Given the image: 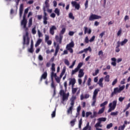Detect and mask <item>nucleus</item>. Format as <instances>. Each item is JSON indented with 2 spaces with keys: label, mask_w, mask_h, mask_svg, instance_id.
<instances>
[{
  "label": "nucleus",
  "mask_w": 130,
  "mask_h": 130,
  "mask_svg": "<svg viewBox=\"0 0 130 130\" xmlns=\"http://www.w3.org/2000/svg\"><path fill=\"white\" fill-rule=\"evenodd\" d=\"M83 66V63L82 62H80L78 65L77 66V68L78 69V70H80V69H81V68H82Z\"/></svg>",
  "instance_id": "45"
},
{
  "label": "nucleus",
  "mask_w": 130,
  "mask_h": 130,
  "mask_svg": "<svg viewBox=\"0 0 130 130\" xmlns=\"http://www.w3.org/2000/svg\"><path fill=\"white\" fill-rule=\"evenodd\" d=\"M51 70L52 72H55V64L54 63H52Z\"/></svg>",
  "instance_id": "36"
},
{
  "label": "nucleus",
  "mask_w": 130,
  "mask_h": 130,
  "mask_svg": "<svg viewBox=\"0 0 130 130\" xmlns=\"http://www.w3.org/2000/svg\"><path fill=\"white\" fill-rule=\"evenodd\" d=\"M38 34L39 38L42 37V36H43V35H42V33H41L39 30H38Z\"/></svg>",
  "instance_id": "51"
},
{
  "label": "nucleus",
  "mask_w": 130,
  "mask_h": 130,
  "mask_svg": "<svg viewBox=\"0 0 130 130\" xmlns=\"http://www.w3.org/2000/svg\"><path fill=\"white\" fill-rule=\"evenodd\" d=\"M117 104V101H114L112 103H110L109 104V109L108 111V113L109 112H111V111H113L115 108H116V105Z\"/></svg>",
  "instance_id": "3"
},
{
  "label": "nucleus",
  "mask_w": 130,
  "mask_h": 130,
  "mask_svg": "<svg viewBox=\"0 0 130 130\" xmlns=\"http://www.w3.org/2000/svg\"><path fill=\"white\" fill-rule=\"evenodd\" d=\"M24 10V5L23 4H21L19 8V11H23Z\"/></svg>",
  "instance_id": "57"
},
{
  "label": "nucleus",
  "mask_w": 130,
  "mask_h": 130,
  "mask_svg": "<svg viewBox=\"0 0 130 130\" xmlns=\"http://www.w3.org/2000/svg\"><path fill=\"white\" fill-rule=\"evenodd\" d=\"M69 17L70 19H72V20H74L75 19V16H74L72 12H70L69 14Z\"/></svg>",
  "instance_id": "37"
},
{
  "label": "nucleus",
  "mask_w": 130,
  "mask_h": 130,
  "mask_svg": "<svg viewBox=\"0 0 130 130\" xmlns=\"http://www.w3.org/2000/svg\"><path fill=\"white\" fill-rule=\"evenodd\" d=\"M92 100H93V102L91 104V106L92 107H94L95 106V104H96V102L97 101V99L96 98H92Z\"/></svg>",
  "instance_id": "34"
},
{
  "label": "nucleus",
  "mask_w": 130,
  "mask_h": 130,
  "mask_svg": "<svg viewBox=\"0 0 130 130\" xmlns=\"http://www.w3.org/2000/svg\"><path fill=\"white\" fill-rule=\"evenodd\" d=\"M81 109H82L81 106H79L77 109L76 117L78 115H80V111H81Z\"/></svg>",
  "instance_id": "24"
},
{
  "label": "nucleus",
  "mask_w": 130,
  "mask_h": 130,
  "mask_svg": "<svg viewBox=\"0 0 130 130\" xmlns=\"http://www.w3.org/2000/svg\"><path fill=\"white\" fill-rule=\"evenodd\" d=\"M121 92L119 90V88L118 87H115L114 88V91L111 94V97H113L114 95H117L118 93Z\"/></svg>",
  "instance_id": "8"
},
{
  "label": "nucleus",
  "mask_w": 130,
  "mask_h": 130,
  "mask_svg": "<svg viewBox=\"0 0 130 130\" xmlns=\"http://www.w3.org/2000/svg\"><path fill=\"white\" fill-rule=\"evenodd\" d=\"M94 127H95L96 130H102V128H99V127H102V124H101V122L99 121L98 122H97L95 124Z\"/></svg>",
  "instance_id": "12"
},
{
  "label": "nucleus",
  "mask_w": 130,
  "mask_h": 130,
  "mask_svg": "<svg viewBox=\"0 0 130 130\" xmlns=\"http://www.w3.org/2000/svg\"><path fill=\"white\" fill-rule=\"evenodd\" d=\"M74 46H75V43H74V42L72 41L67 45L66 49H67L70 53H73V52H74V50L73 49Z\"/></svg>",
  "instance_id": "5"
},
{
  "label": "nucleus",
  "mask_w": 130,
  "mask_h": 130,
  "mask_svg": "<svg viewBox=\"0 0 130 130\" xmlns=\"http://www.w3.org/2000/svg\"><path fill=\"white\" fill-rule=\"evenodd\" d=\"M104 110H105V107H104L99 110L98 114H102L104 112Z\"/></svg>",
  "instance_id": "27"
},
{
  "label": "nucleus",
  "mask_w": 130,
  "mask_h": 130,
  "mask_svg": "<svg viewBox=\"0 0 130 130\" xmlns=\"http://www.w3.org/2000/svg\"><path fill=\"white\" fill-rule=\"evenodd\" d=\"M28 12H29V9L26 8V9H25L24 13L23 16V19L21 20V23H23V24L27 23V19H26V15L28 14Z\"/></svg>",
  "instance_id": "7"
},
{
  "label": "nucleus",
  "mask_w": 130,
  "mask_h": 130,
  "mask_svg": "<svg viewBox=\"0 0 130 130\" xmlns=\"http://www.w3.org/2000/svg\"><path fill=\"white\" fill-rule=\"evenodd\" d=\"M122 30H121V28H120L117 32V36H120L121 34V32H122Z\"/></svg>",
  "instance_id": "56"
},
{
  "label": "nucleus",
  "mask_w": 130,
  "mask_h": 130,
  "mask_svg": "<svg viewBox=\"0 0 130 130\" xmlns=\"http://www.w3.org/2000/svg\"><path fill=\"white\" fill-rule=\"evenodd\" d=\"M108 104V101H105L104 103H103L102 104H101L100 105L101 107H105V105H107V104Z\"/></svg>",
  "instance_id": "40"
},
{
  "label": "nucleus",
  "mask_w": 130,
  "mask_h": 130,
  "mask_svg": "<svg viewBox=\"0 0 130 130\" xmlns=\"http://www.w3.org/2000/svg\"><path fill=\"white\" fill-rule=\"evenodd\" d=\"M55 112H56V108L55 109L54 111L51 114L52 117H55Z\"/></svg>",
  "instance_id": "48"
},
{
  "label": "nucleus",
  "mask_w": 130,
  "mask_h": 130,
  "mask_svg": "<svg viewBox=\"0 0 130 130\" xmlns=\"http://www.w3.org/2000/svg\"><path fill=\"white\" fill-rule=\"evenodd\" d=\"M56 26L53 25L50 28V34L51 35H54V30H57Z\"/></svg>",
  "instance_id": "10"
},
{
  "label": "nucleus",
  "mask_w": 130,
  "mask_h": 130,
  "mask_svg": "<svg viewBox=\"0 0 130 130\" xmlns=\"http://www.w3.org/2000/svg\"><path fill=\"white\" fill-rule=\"evenodd\" d=\"M91 130V126H90V123L89 122H88L87 124H86V125L85 127H84L82 130Z\"/></svg>",
  "instance_id": "22"
},
{
  "label": "nucleus",
  "mask_w": 130,
  "mask_h": 130,
  "mask_svg": "<svg viewBox=\"0 0 130 130\" xmlns=\"http://www.w3.org/2000/svg\"><path fill=\"white\" fill-rule=\"evenodd\" d=\"M85 73H84V70L83 69H80L78 74L79 78H83L84 77Z\"/></svg>",
  "instance_id": "18"
},
{
  "label": "nucleus",
  "mask_w": 130,
  "mask_h": 130,
  "mask_svg": "<svg viewBox=\"0 0 130 130\" xmlns=\"http://www.w3.org/2000/svg\"><path fill=\"white\" fill-rule=\"evenodd\" d=\"M124 88H125V86H124V85H122V86L120 87L119 88V90L120 92H121V91H122V90H123L124 89Z\"/></svg>",
  "instance_id": "55"
},
{
  "label": "nucleus",
  "mask_w": 130,
  "mask_h": 130,
  "mask_svg": "<svg viewBox=\"0 0 130 130\" xmlns=\"http://www.w3.org/2000/svg\"><path fill=\"white\" fill-rule=\"evenodd\" d=\"M21 26H23V29L25 31V35L23 36V45H29L30 43V38H29V29L27 27V23H21Z\"/></svg>",
  "instance_id": "1"
},
{
  "label": "nucleus",
  "mask_w": 130,
  "mask_h": 130,
  "mask_svg": "<svg viewBox=\"0 0 130 130\" xmlns=\"http://www.w3.org/2000/svg\"><path fill=\"white\" fill-rule=\"evenodd\" d=\"M47 78V72H45L42 75L41 78H40V82H42L43 80H45Z\"/></svg>",
  "instance_id": "13"
},
{
  "label": "nucleus",
  "mask_w": 130,
  "mask_h": 130,
  "mask_svg": "<svg viewBox=\"0 0 130 130\" xmlns=\"http://www.w3.org/2000/svg\"><path fill=\"white\" fill-rule=\"evenodd\" d=\"M125 126H126L124 124L120 125L118 127V130H124V128H125Z\"/></svg>",
  "instance_id": "38"
},
{
  "label": "nucleus",
  "mask_w": 130,
  "mask_h": 130,
  "mask_svg": "<svg viewBox=\"0 0 130 130\" xmlns=\"http://www.w3.org/2000/svg\"><path fill=\"white\" fill-rule=\"evenodd\" d=\"M60 96H62V101H66L69 99V96H70V93H67V94L64 92V90L61 89L59 92Z\"/></svg>",
  "instance_id": "4"
},
{
  "label": "nucleus",
  "mask_w": 130,
  "mask_h": 130,
  "mask_svg": "<svg viewBox=\"0 0 130 130\" xmlns=\"http://www.w3.org/2000/svg\"><path fill=\"white\" fill-rule=\"evenodd\" d=\"M58 51H59V45L57 44V46L55 47V53L54 54V56H56L57 55V53H58Z\"/></svg>",
  "instance_id": "20"
},
{
  "label": "nucleus",
  "mask_w": 130,
  "mask_h": 130,
  "mask_svg": "<svg viewBox=\"0 0 130 130\" xmlns=\"http://www.w3.org/2000/svg\"><path fill=\"white\" fill-rule=\"evenodd\" d=\"M28 52H30V53H32L33 51L34 50H33V48L30 47L29 49H28Z\"/></svg>",
  "instance_id": "63"
},
{
  "label": "nucleus",
  "mask_w": 130,
  "mask_h": 130,
  "mask_svg": "<svg viewBox=\"0 0 130 130\" xmlns=\"http://www.w3.org/2000/svg\"><path fill=\"white\" fill-rule=\"evenodd\" d=\"M32 21H33V18L31 17L29 18V21H28V27L30 28L31 26H32Z\"/></svg>",
  "instance_id": "28"
},
{
  "label": "nucleus",
  "mask_w": 130,
  "mask_h": 130,
  "mask_svg": "<svg viewBox=\"0 0 130 130\" xmlns=\"http://www.w3.org/2000/svg\"><path fill=\"white\" fill-rule=\"evenodd\" d=\"M112 126H113V124H112V123H110V124H109L107 125V128L108 129H109V128H111V127H112Z\"/></svg>",
  "instance_id": "44"
},
{
  "label": "nucleus",
  "mask_w": 130,
  "mask_h": 130,
  "mask_svg": "<svg viewBox=\"0 0 130 130\" xmlns=\"http://www.w3.org/2000/svg\"><path fill=\"white\" fill-rule=\"evenodd\" d=\"M39 60L42 61L43 60V57L41 55H39L38 57Z\"/></svg>",
  "instance_id": "54"
},
{
  "label": "nucleus",
  "mask_w": 130,
  "mask_h": 130,
  "mask_svg": "<svg viewBox=\"0 0 130 130\" xmlns=\"http://www.w3.org/2000/svg\"><path fill=\"white\" fill-rule=\"evenodd\" d=\"M71 4H72L73 7H75V9H76L77 10H79L80 9V4L77 3L76 2L72 1L71 2Z\"/></svg>",
  "instance_id": "11"
},
{
  "label": "nucleus",
  "mask_w": 130,
  "mask_h": 130,
  "mask_svg": "<svg viewBox=\"0 0 130 130\" xmlns=\"http://www.w3.org/2000/svg\"><path fill=\"white\" fill-rule=\"evenodd\" d=\"M77 91H78V88H74V87H72V94L73 95H75V94H76V93H77Z\"/></svg>",
  "instance_id": "29"
},
{
  "label": "nucleus",
  "mask_w": 130,
  "mask_h": 130,
  "mask_svg": "<svg viewBox=\"0 0 130 130\" xmlns=\"http://www.w3.org/2000/svg\"><path fill=\"white\" fill-rule=\"evenodd\" d=\"M64 63L66 66H70V61H69V60L67 59L64 60Z\"/></svg>",
  "instance_id": "53"
},
{
  "label": "nucleus",
  "mask_w": 130,
  "mask_h": 130,
  "mask_svg": "<svg viewBox=\"0 0 130 130\" xmlns=\"http://www.w3.org/2000/svg\"><path fill=\"white\" fill-rule=\"evenodd\" d=\"M111 60H112L111 64L113 66V67H116V58L113 57L111 58Z\"/></svg>",
  "instance_id": "19"
},
{
  "label": "nucleus",
  "mask_w": 130,
  "mask_h": 130,
  "mask_svg": "<svg viewBox=\"0 0 130 130\" xmlns=\"http://www.w3.org/2000/svg\"><path fill=\"white\" fill-rule=\"evenodd\" d=\"M45 42H47L49 40V36L45 35Z\"/></svg>",
  "instance_id": "58"
},
{
  "label": "nucleus",
  "mask_w": 130,
  "mask_h": 130,
  "mask_svg": "<svg viewBox=\"0 0 130 130\" xmlns=\"http://www.w3.org/2000/svg\"><path fill=\"white\" fill-rule=\"evenodd\" d=\"M78 72H79L78 69L77 68H75V70H72L71 75L73 76V75H75V74Z\"/></svg>",
  "instance_id": "41"
},
{
  "label": "nucleus",
  "mask_w": 130,
  "mask_h": 130,
  "mask_svg": "<svg viewBox=\"0 0 130 130\" xmlns=\"http://www.w3.org/2000/svg\"><path fill=\"white\" fill-rule=\"evenodd\" d=\"M54 77V78H56V77H57V76L56 75V73H54V72H52L51 73V78L52 81H53Z\"/></svg>",
  "instance_id": "25"
},
{
  "label": "nucleus",
  "mask_w": 130,
  "mask_h": 130,
  "mask_svg": "<svg viewBox=\"0 0 130 130\" xmlns=\"http://www.w3.org/2000/svg\"><path fill=\"white\" fill-rule=\"evenodd\" d=\"M55 79L57 83H60V78L59 77H55Z\"/></svg>",
  "instance_id": "64"
},
{
  "label": "nucleus",
  "mask_w": 130,
  "mask_h": 130,
  "mask_svg": "<svg viewBox=\"0 0 130 130\" xmlns=\"http://www.w3.org/2000/svg\"><path fill=\"white\" fill-rule=\"evenodd\" d=\"M31 33L34 35H35L36 34V26H35L33 27L31 29Z\"/></svg>",
  "instance_id": "42"
},
{
  "label": "nucleus",
  "mask_w": 130,
  "mask_h": 130,
  "mask_svg": "<svg viewBox=\"0 0 130 130\" xmlns=\"http://www.w3.org/2000/svg\"><path fill=\"white\" fill-rule=\"evenodd\" d=\"M66 67H63L62 70V72L60 75V76L59 77V78L60 79H61V78H62V76L64 75L65 73H66Z\"/></svg>",
  "instance_id": "23"
},
{
  "label": "nucleus",
  "mask_w": 130,
  "mask_h": 130,
  "mask_svg": "<svg viewBox=\"0 0 130 130\" xmlns=\"http://www.w3.org/2000/svg\"><path fill=\"white\" fill-rule=\"evenodd\" d=\"M98 121L100 122H102V121H106V118L105 117H102L98 119Z\"/></svg>",
  "instance_id": "31"
},
{
  "label": "nucleus",
  "mask_w": 130,
  "mask_h": 130,
  "mask_svg": "<svg viewBox=\"0 0 130 130\" xmlns=\"http://www.w3.org/2000/svg\"><path fill=\"white\" fill-rule=\"evenodd\" d=\"M82 124H83V121L82 120V118H81L79 122V128H82Z\"/></svg>",
  "instance_id": "43"
},
{
  "label": "nucleus",
  "mask_w": 130,
  "mask_h": 130,
  "mask_svg": "<svg viewBox=\"0 0 130 130\" xmlns=\"http://www.w3.org/2000/svg\"><path fill=\"white\" fill-rule=\"evenodd\" d=\"M49 0H46L45 2V5L43 6V12L44 15L43 16V23L44 25H47V20H48V15L47 13H46V10H48L49 9Z\"/></svg>",
  "instance_id": "2"
},
{
  "label": "nucleus",
  "mask_w": 130,
  "mask_h": 130,
  "mask_svg": "<svg viewBox=\"0 0 130 130\" xmlns=\"http://www.w3.org/2000/svg\"><path fill=\"white\" fill-rule=\"evenodd\" d=\"M76 121H77V119H76V118H75L73 120H72V121H71L70 124H71V126H74V125H75V123Z\"/></svg>",
  "instance_id": "32"
},
{
  "label": "nucleus",
  "mask_w": 130,
  "mask_h": 130,
  "mask_svg": "<svg viewBox=\"0 0 130 130\" xmlns=\"http://www.w3.org/2000/svg\"><path fill=\"white\" fill-rule=\"evenodd\" d=\"M66 32V27L63 28L60 32L59 36H61V35H63Z\"/></svg>",
  "instance_id": "33"
},
{
  "label": "nucleus",
  "mask_w": 130,
  "mask_h": 130,
  "mask_svg": "<svg viewBox=\"0 0 130 130\" xmlns=\"http://www.w3.org/2000/svg\"><path fill=\"white\" fill-rule=\"evenodd\" d=\"M84 34H86V33H88V34H91V32H92V30L91 29H88V27H84Z\"/></svg>",
  "instance_id": "21"
},
{
  "label": "nucleus",
  "mask_w": 130,
  "mask_h": 130,
  "mask_svg": "<svg viewBox=\"0 0 130 130\" xmlns=\"http://www.w3.org/2000/svg\"><path fill=\"white\" fill-rule=\"evenodd\" d=\"M110 76L106 75V76L105 77V82H109V81H110Z\"/></svg>",
  "instance_id": "39"
},
{
  "label": "nucleus",
  "mask_w": 130,
  "mask_h": 130,
  "mask_svg": "<svg viewBox=\"0 0 130 130\" xmlns=\"http://www.w3.org/2000/svg\"><path fill=\"white\" fill-rule=\"evenodd\" d=\"M98 74H99V69L95 70V73H93L92 75L93 76H97V75H98Z\"/></svg>",
  "instance_id": "50"
},
{
  "label": "nucleus",
  "mask_w": 130,
  "mask_h": 130,
  "mask_svg": "<svg viewBox=\"0 0 130 130\" xmlns=\"http://www.w3.org/2000/svg\"><path fill=\"white\" fill-rule=\"evenodd\" d=\"M118 114V111L113 112H111L110 114L111 115H113V116H115L117 115Z\"/></svg>",
  "instance_id": "46"
},
{
  "label": "nucleus",
  "mask_w": 130,
  "mask_h": 130,
  "mask_svg": "<svg viewBox=\"0 0 130 130\" xmlns=\"http://www.w3.org/2000/svg\"><path fill=\"white\" fill-rule=\"evenodd\" d=\"M76 99H77V96L73 95L70 99L71 101V105H75V101H76Z\"/></svg>",
  "instance_id": "17"
},
{
  "label": "nucleus",
  "mask_w": 130,
  "mask_h": 130,
  "mask_svg": "<svg viewBox=\"0 0 130 130\" xmlns=\"http://www.w3.org/2000/svg\"><path fill=\"white\" fill-rule=\"evenodd\" d=\"M105 35V31H103L102 33H101L99 35L100 38H103V36Z\"/></svg>",
  "instance_id": "49"
},
{
  "label": "nucleus",
  "mask_w": 130,
  "mask_h": 130,
  "mask_svg": "<svg viewBox=\"0 0 130 130\" xmlns=\"http://www.w3.org/2000/svg\"><path fill=\"white\" fill-rule=\"evenodd\" d=\"M75 64H76V60L74 61L72 63V64L70 66V69H73V68H74L75 66Z\"/></svg>",
  "instance_id": "52"
},
{
  "label": "nucleus",
  "mask_w": 130,
  "mask_h": 130,
  "mask_svg": "<svg viewBox=\"0 0 130 130\" xmlns=\"http://www.w3.org/2000/svg\"><path fill=\"white\" fill-rule=\"evenodd\" d=\"M69 80H70L69 82V85H72V87H74L76 84V79L75 78H71L69 79Z\"/></svg>",
  "instance_id": "16"
},
{
  "label": "nucleus",
  "mask_w": 130,
  "mask_h": 130,
  "mask_svg": "<svg viewBox=\"0 0 130 130\" xmlns=\"http://www.w3.org/2000/svg\"><path fill=\"white\" fill-rule=\"evenodd\" d=\"M92 115V112H87L86 113V117H88L89 115Z\"/></svg>",
  "instance_id": "60"
},
{
  "label": "nucleus",
  "mask_w": 130,
  "mask_h": 130,
  "mask_svg": "<svg viewBox=\"0 0 130 130\" xmlns=\"http://www.w3.org/2000/svg\"><path fill=\"white\" fill-rule=\"evenodd\" d=\"M92 81V79L91 78H89L87 80V86H91V81Z\"/></svg>",
  "instance_id": "47"
},
{
  "label": "nucleus",
  "mask_w": 130,
  "mask_h": 130,
  "mask_svg": "<svg viewBox=\"0 0 130 130\" xmlns=\"http://www.w3.org/2000/svg\"><path fill=\"white\" fill-rule=\"evenodd\" d=\"M95 40V36H93L91 37V38L89 40V42H93Z\"/></svg>",
  "instance_id": "62"
},
{
  "label": "nucleus",
  "mask_w": 130,
  "mask_h": 130,
  "mask_svg": "<svg viewBox=\"0 0 130 130\" xmlns=\"http://www.w3.org/2000/svg\"><path fill=\"white\" fill-rule=\"evenodd\" d=\"M54 13L56 14L57 16H59V15H60V11L59 9H58V8H55L54 10Z\"/></svg>",
  "instance_id": "35"
},
{
  "label": "nucleus",
  "mask_w": 130,
  "mask_h": 130,
  "mask_svg": "<svg viewBox=\"0 0 130 130\" xmlns=\"http://www.w3.org/2000/svg\"><path fill=\"white\" fill-rule=\"evenodd\" d=\"M84 41L85 43H89V41H90V40H89V38H88V37H86Z\"/></svg>",
  "instance_id": "61"
},
{
  "label": "nucleus",
  "mask_w": 130,
  "mask_h": 130,
  "mask_svg": "<svg viewBox=\"0 0 130 130\" xmlns=\"http://www.w3.org/2000/svg\"><path fill=\"white\" fill-rule=\"evenodd\" d=\"M117 83V78H116L112 82V86H114Z\"/></svg>",
  "instance_id": "59"
},
{
  "label": "nucleus",
  "mask_w": 130,
  "mask_h": 130,
  "mask_svg": "<svg viewBox=\"0 0 130 130\" xmlns=\"http://www.w3.org/2000/svg\"><path fill=\"white\" fill-rule=\"evenodd\" d=\"M102 17L101 16L97 15L96 14H91L89 17V21H94V20H98L101 19Z\"/></svg>",
  "instance_id": "6"
},
{
  "label": "nucleus",
  "mask_w": 130,
  "mask_h": 130,
  "mask_svg": "<svg viewBox=\"0 0 130 130\" xmlns=\"http://www.w3.org/2000/svg\"><path fill=\"white\" fill-rule=\"evenodd\" d=\"M100 91V89L99 88H96L94 91H93V94L92 98H96L97 95H98V92Z\"/></svg>",
  "instance_id": "15"
},
{
  "label": "nucleus",
  "mask_w": 130,
  "mask_h": 130,
  "mask_svg": "<svg viewBox=\"0 0 130 130\" xmlns=\"http://www.w3.org/2000/svg\"><path fill=\"white\" fill-rule=\"evenodd\" d=\"M74 109V105H71L67 110V114H73V110Z\"/></svg>",
  "instance_id": "14"
},
{
  "label": "nucleus",
  "mask_w": 130,
  "mask_h": 130,
  "mask_svg": "<svg viewBox=\"0 0 130 130\" xmlns=\"http://www.w3.org/2000/svg\"><path fill=\"white\" fill-rule=\"evenodd\" d=\"M127 41H128V40L125 39L123 41H122L120 43V45L121 46H123V45H124L125 44H126V43H127Z\"/></svg>",
  "instance_id": "26"
},
{
  "label": "nucleus",
  "mask_w": 130,
  "mask_h": 130,
  "mask_svg": "<svg viewBox=\"0 0 130 130\" xmlns=\"http://www.w3.org/2000/svg\"><path fill=\"white\" fill-rule=\"evenodd\" d=\"M62 36H59V37H58V36H55V39L56 41L57 44H59H59H61V42H62Z\"/></svg>",
  "instance_id": "9"
},
{
  "label": "nucleus",
  "mask_w": 130,
  "mask_h": 130,
  "mask_svg": "<svg viewBox=\"0 0 130 130\" xmlns=\"http://www.w3.org/2000/svg\"><path fill=\"white\" fill-rule=\"evenodd\" d=\"M42 42V40H41V39H39L35 44L36 47H37V46H39V45Z\"/></svg>",
  "instance_id": "30"
}]
</instances>
